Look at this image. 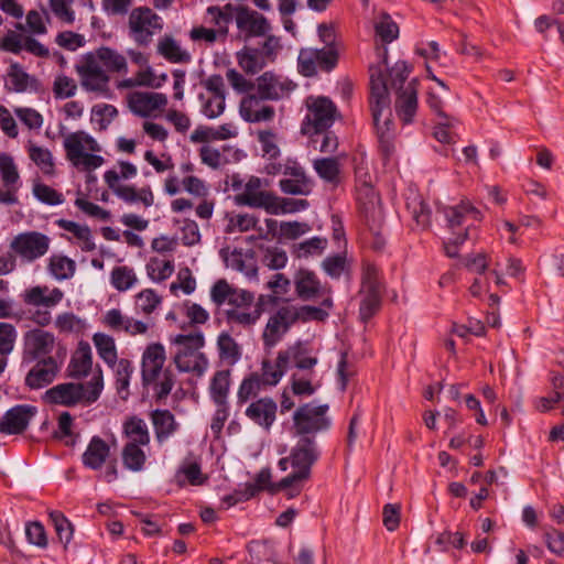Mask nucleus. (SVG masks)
<instances>
[{
    "mask_svg": "<svg viewBox=\"0 0 564 564\" xmlns=\"http://www.w3.org/2000/svg\"><path fill=\"white\" fill-rule=\"evenodd\" d=\"M212 302L220 307L228 304L225 311L226 321L230 325L242 328L253 327L263 314V296L256 302L253 292L234 288L227 280H217L210 289Z\"/></svg>",
    "mask_w": 564,
    "mask_h": 564,
    "instance_id": "1",
    "label": "nucleus"
},
{
    "mask_svg": "<svg viewBox=\"0 0 564 564\" xmlns=\"http://www.w3.org/2000/svg\"><path fill=\"white\" fill-rule=\"evenodd\" d=\"M378 55L381 58L380 63L371 65L369 69L371 67L382 68L387 90L389 91V86L397 89L394 105L397 116L404 124H409L413 121L417 110V80L413 79L404 86L410 73L406 63L400 61L393 67L388 68V50L386 46L378 48Z\"/></svg>",
    "mask_w": 564,
    "mask_h": 564,
    "instance_id": "2",
    "label": "nucleus"
},
{
    "mask_svg": "<svg viewBox=\"0 0 564 564\" xmlns=\"http://www.w3.org/2000/svg\"><path fill=\"white\" fill-rule=\"evenodd\" d=\"M369 75V107L372 121L377 130L380 148L384 155L389 156L393 152V144L391 142L393 122L391 120L390 97L387 90V82L383 78L381 67H371Z\"/></svg>",
    "mask_w": 564,
    "mask_h": 564,
    "instance_id": "3",
    "label": "nucleus"
},
{
    "mask_svg": "<svg viewBox=\"0 0 564 564\" xmlns=\"http://www.w3.org/2000/svg\"><path fill=\"white\" fill-rule=\"evenodd\" d=\"M166 361L165 348L160 343L149 344L141 358V377L144 386H153L158 400L171 393L175 378L171 369L163 368Z\"/></svg>",
    "mask_w": 564,
    "mask_h": 564,
    "instance_id": "4",
    "label": "nucleus"
},
{
    "mask_svg": "<svg viewBox=\"0 0 564 564\" xmlns=\"http://www.w3.org/2000/svg\"><path fill=\"white\" fill-rule=\"evenodd\" d=\"M63 148L66 160L78 171L93 172L105 163V159L99 155L101 145L84 130L65 134Z\"/></svg>",
    "mask_w": 564,
    "mask_h": 564,
    "instance_id": "5",
    "label": "nucleus"
},
{
    "mask_svg": "<svg viewBox=\"0 0 564 564\" xmlns=\"http://www.w3.org/2000/svg\"><path fill=\"white\" fill-rule=\"evenodd\" d=\"M102 389L104 375L101 368L97 366L87 383H59L47 390L45 395L51 403L73 406L82 402L93 403L97 401Z\"/></svg>",
    "mask_w": 564,
    "mask_h": 564,
    "instance_id": "6",
    "label": "nucleus"
},
{
    "mask_svg": "<svg viewBox=\"0 0 564 564\" xmlns=\"http://www.w3.org/2000/svg\"><path fill=\"white\" fill-rule=\"evenodd\" d=\"M306 115L301 124L304 135L321 134L328 130L339 116L336 105L324 96H308L304 101Z\"/></svg>",
    "mask_w": 564,
    "mask_h": 564,
    "instance_id": "7",
    "label": "nucleus"
},
{
    "mask_svg": "<svg viewBox=\"0 0 564 564\" xmlns=\"http://www.w3.org/2000/svg\"><path fill=\"white\" fill-rule=\"evenodd\" d=\"M319 451L311 436L300 438L290 453V465L293 471L280 480V486H297L307 480L312 466L317 462Z\"/></svg>",
    "mask_w": 564,
    "mask_h": 564,
    "instance_id": "8",
    "label": "nucleus"
},
{
    "mask_svg": "<svg viewBox=\"0 0 564 564\" xmlns=\"http://www.w3.org/2000/svg\"><path fill=\"white\" fill-rule=\"evenodd\" d=\"M163 28V18L150 7H135L129 13V35L140 46H148L153 37L162 32Z\"/></svg>",
    "mask_w": 564,
    "mask_h": 564,
    "instance_id": "9",
    "label": "nucleus"
},
{
    "mask_svg": "<svg viewBox=\"0 0 564 564\" xmlns=\"http://www.w3.org/2000/svg\"><path fill=\"white\" fill-rule=\"evenodd\" d=\"M328 405L306 403L293 413V434L300 438L311 436L315 440L318 432L329 429L330 419L327 416Z\"/></svg>",
    "mask_w": 564,
    "mask_h": 564,
    "instance_id": "10",
    "label": "nucleus"
},
{
    "mask_svg": "<svg viewBox=\"0 0 564 564\" xmlns=\"http://www.w3.org/2000/svg\"><path fill=\"white\" fill-rule=\"evenodd\" d=\"M52 239L36 230H28L15 235L9 243L13 256L24 263H33L50 251Z\"/></svg>",
    "mask_w": 564,
    "mask_h": 564,
    "instance_id": "11",
    "label": "nucleus"
},
{
    "mask_svg": "<svg viewBox=\"0 0 564 564\" xmlns=\"http://www.w3.org/2000/svg\"><path fill=\"white\" fill-rule=\"evenodd\" d=\"M53 333L43 328H33L23 335L22 361L34 362L45 358H54L52 354L58 347Z\"/></svg>",
    "mask_w": 564,
    "mask_h": 564,
    "instance_id": "12",
    "label": "nucleus"
},
{
    "mask_svg": "<svg viewBox=\"0 0 564 564\" xmlns=\"http://www.w3.org/2000/svg\"><path fill=\"white\" fill-rule=\"evenodd\" d=\"M80 86L89 93L106 96L109 93V76L101 65L96 62L93 53H87L75 66Z\"/></svg>",
    "mask_w": 564,
    "mask_h": 564,
    "instance_id": "13",
    "label": "nucleus"
},
{
    "mask_svg": "<svg viewBox=\"0 0 564 564\" xmlns=\"http://www.w3.org/2000/svg\"><path fill=\"white\" fill-rule=\"evenodd\" d=\"M129 110L140 118H158L167 106L165 94L155 91H131L126 96Z\"/></svg>",
    "mask_w": 564,
    "mask_h": 564,
    "instance_id": "14",
    "label": "nucleus"
},
{
    "mask_svg": "<svg viewBox=\"0 0 564 564\" xmlns=\"http://www.w3.org/2000/svg\"><path fill=\"white\" fill-rule=\"evenodd\" d=\"M296 88V84L288 77L267 70L254 79V88L268 101H279L288 98Z\"/></svg>",
    "mask_w": 564,
    "mask_h": 564,
    "instance_id": "15",
    "label": "nucleus"
},
{
    "mask_svg": "<svg viewBox=\"0 0 564 564\" xmlns=\"http://www.w3.org/2000/svg\"><path fill=\"white\" fill-rule=\"evenodd\" d=\"M442 212L446 219V226L453 234L467 229L468 236L470 228L482 220L481 212L467 199H463L455 206H446Z\"/></svg>",
    "mask_w": 564,
    "mask_h": 564,
    "instance_id": "16",
    "label": "nucleus"
},
{
    "mask_svg": "<svg viewBox=\"0 0 564 564\" xmlns=\"http://www.w3.org/2000/svg\"><path fill=\"white\" fill-rule=\"evenodd\" d=\"M235 21L245 41L264 36L271 31V24L263 14L243 6L236 7Z\"/></svg>",
    "mask_w": 564,
    "mask_h": 564,
    "instance_id": "17",
    "label": "nucleus"
},
{
    "mask_svg": "<svg viewBox=\"0 0 564 564\" xmlns=\"http://www.w3.org/2000/svg\"><path fill=\"white\" fill-rule=\"evenodd\" d=\"M294 324L289 305L280 306L267 321L261 334L263 347L272 349Z\"/></svg>",
    "mask_w": 564,
    "mask_h": 564,
    "instance_id": "18",
    "label": "nucleus"
},
{
    "mask_svg": "<svg viewBox=\"0 0 564 564\" xmlns=\"http://www.w3.org/2000/svg\"><path fill=\"white\" fill-rule=\"evenodd\" d=\"M284 178L279 181L280 189L288 195H308L313 182L295 160L288 159L283 170Z\"/></svg>",
    "mask_w": 564,
    "mask_h": 564,
    "instance_id": "19",
    "label": "nucleus"
},
{
    "mask_svg": "<svg viewBox=\"0 0 564 564\" xmlns=\"http://www.w3.org/2000/svg\"><path fill=\"white\" fill-rule=\"evenodd\" d=\"M267 101L256 90L246 94L239 102V115L249 123L269 122L275 117L273 106L264 104Z\"/></svg>",
    "mask_w": 564,
    "mask_h": 564,
    "instance_id": "20",
    "label": "nucleus"
},
{
    "mask_svg": "<svg viewBox=\"0 0 564 564\" xmlns=\"http://www.w3.org/2000/svg\"><path fill=\"white\" fill-rule=\"evenodd\" d=\"M295 291L300 299L312 300L316 296L326 297L323 300L322 305L330 308L333 300L330 297L332 289L328 285H323L316 274L308 270H300L295 276Z\"/></svg>",
    "mask_w": 564,
    "mask_h": 564,
    "instance_id": "21",
    "label": "nucleus"
},
{
    "mask_svg": "<svg viewBox=\"0 0 564 564\" xmlns=\"http://www.w3.org/2000/svg\"><path fill=\"white\" fill-rule=\"evenodd\" d=\"M36 413V406L31 404H18L9 409L0 419V433L4 435L22 434Z\"/></svg>",
    "mask_w": 564,
    "mask_h": 564,
    "instance_id": "22",
    "label": "nucleus"
},
{
    "mask_svg": "<svg viewBox=\"0 0 564 564\" xmlns=\"http://www.w3.org/2000/svg\"><path fill=\"white\" fill-rule=\"evenodd\" d=\"M357 202L367 221L372 223L371 228L382 221L380 198L369 182H360V185L357 187Z\"/></svg>",
    "mask_w": 564,
    "mask_h": 564,
    "instance_id": "23",
    "label": "nucleus"
},
{
    "mask_svg": "<svg viewBox=\"0 0 564 564\" xmlns=\"http://www.w3.org/2000/svg\"><path fill=\"white\" fill-rule=\"evenodd\" d=\"M317 362L318 359L312 355L310 347L301 341L280 350V364L288 368L292 364L299 370L314 373L313 369Z\"/></svg>",
    "mask_w": 564,
    "mask_h": 564,
    "instance_id": "24",
    "label": "nucleus"
},
{
    "mask_svg": "<svg viewBox=\"0 0 564 564\" xmlns=\"http://www.w3.org/2000/svg\"><path fill=\"white\" fill-rule=\"evenodd\" d=\"M262 182L257 176H251L245 184L243 191L235 196V203L239 206L262 208L267 212L272 192L261 191Z\"/></svg>",
    "mask_w": 564,
    "mask_h": 564,
    "instance_id": "25",
    "label": "nucleus"
},
{
    "mask_svg": "<svg viewBox=\"0 0 564 564\" xmlns=\"http://www.w3.org/2000/svg\"><path fill=\"white\" fill-rule=\"evenodd\" d=\"M276 412V402L270 397H263L252 401L246 408L245 415L254 424L268 431L275 422Z\"/></svg>",
    "mask_w": 564,
    "mask_h": 564,
    "instance_id": "26",
    "label": "nucleus"
},
{
    "mask_svg": "<svg viewBox=\"0 0 564 564\" xmlns=\"http://www.w3.org/2000/svg\"><path fill=\"white\" fill-rule=\"evenodd\" d=\"M34 362V366L25 376V386L36 390L51 384L56 378L59 368L55 358H45Z\"/></svg>",
    "mask_w": 564,
    "mask_h": 564,
    "instance_id": "27",
    "label": "nucleus"
},
{
    "mask_svg": "<svg viewBox=\"0 0 564 564\" xmlns=\"http://www.w3.org/2000/svg\"><path fill=\"white\" fill-rule=\"evenodd\" d=\"M109 188L121 200L127 204L141 203L145 208L154 204V195L149 186L137 189L132 185L117 184V176L110 174Z\"/></svg>",
    "mask_w": 564,
    "mask_h": 564,
    "instance_id": "28",
    "label": "nucleus"
},
{
    "mask_svg": "<svg viewBox=\"0 0 564 564\" xmlns=\"http://www.w3.org/2000/svg\"><path fill=\"white\" fill-rule=\"evenodd\" d=\"M94 371L90 346L87 343H79L67 366V376L80 380Z\"/></svg>",
    "mask_w": 564,
    "mask_h": 564,
    "instance_id": "29",
    "label": "nucleus"
},
{
    "mask_svg": "<svg viewBox=\"0 0 564 564\" xmlns=\"http://www.w3.org/2000/svg\"><path fill=\"white\" fill-rule=\"evenodd\" d=\"M63 296L64 293L57 288L48 290L47 286L37 285L25 290L22 300L26 305L51 308L57 305Z\"/></svg>",
    "mask_w": 564,
    "mask_h": 564,
    "instance_id": "30",
    "label": "nucleus"
},
{
    "mask_svg": "<svg viewBox=\"0 0 564 564\" xmlns=\"http://www.w3.org/2000/svg\"><path fill=\"white\" fill-rule=\"evenodd\" d=\"M237 128L234 123H224L218 127L199 126L191 134L194 143H209L224 141L237 137Z\"/></svg>",
    "mask_w": 564,
    "mask_h": 564,
    "instance_id": "31",
    "label": "nucleus"
},
{
    "mask_svg": "<svg viewBox=\"0 0 564 564\" xmlns=\"http://www.w3.org/2000/svg\"><path fill=\"white\" fill-rule=\"evenodd\" d=\"M110 456V446L100 436H94L83 453L82 462L86 468L100 469Z\"/></svg>",
    "mask_w": 564,
    "mask_h": 564,
    "instance_id": "32",
    "label": "nucleus"
},
{
    "mask_svg": "<svg viewBox=\"0 0 564 564\" xmlns=\"http://www.w3.org/2000/svg\"><path fill=\"white\" fill-rule=\"evenodd\" d=\"M176 368L202 377L208 368V359L200 351L178 350L174 356Z\"/></svg>",
    "mask_w": 564,
    "mask_h": 564,
    "instance_id": "33",
    "label": "nucleus"
},
{
    "mask_svg": "<svg viewBox=\"0 0 564 564\" xmlns=\"http://www.w3.org/2000/svg\"><path fill=\"white\" fill-rule=\"evenodd\" d=\"M236 59L239 67L247 75H256L269 64V61L261 54L260 48L251 46H243L238 51Z\"/></svg>",
    "mask_w": 564,
    "mask_h": 564,
    "instance_id": "34",
    "label": "nucleus"
},
{
    "mask_svg": "<svg viewBox=\"0 0 564 564\" xmlns=\"http://www.w3.org/2000/svg\"><path fill=\"white\" fill-rule=\"evenodd\" d=\"M7 85L10 90L24 93L28 89H37L39 83L19 63L12 62L7 72Z\"/></svg>",
    "mask_w": 564,
    "mask_h": 564,
    "instance_id": "35",
    "label": "nucleus"
},
{
    "mask_svg": "<svg viewBox=\"0 0 564 564\" xmlns=\"http://www.w3.org/2000/svg\"><path fill=\"white\" fill-rule=\"evenodd\" d=\"M156 441L162 444L178 429V423L169 410H154L151 412Z\"/></svg>",
    "mask_w": 564,
    "mask_h": 564,
    "instance_id": "36",
    "label": "nucleus"
},
{
    "mask_svg": "<svg viewBox=\"0 0 564 564\" xmlns=\"http://www.w3.org/2000/svg\"><path fill=\"white\" fill-rule=\"evenodd\" d=\"M230 384V370H219L214 373L209 384V395L214 404L228 403Z\"/></svg>",
    "mask_w": 564,
    "mask_h": 564,
    "instance_id": "37",
    "label": "nucleus"
},
{
    "mask_svg": "<svg viewBox=\"0 0 564 564\" xmlns=\"http://www.w3.org/2000/svg\"><path fill=\"white\" fill-rule=\"evenodd\" d=\"M47 271L57 281L69 280L76 271V262L64 254H52L47 260Z\"/></svg>",
    "mask_w": 564,
    "mask_h": 564,
    "instance_id": "38",
    "label": "nucleus"
},
{
    "mask_svg": "<svg viewBox=\"0 0 564 564\" xmlns=\"http://www.w3.org/2000/svg\"><path fill=\"white\" fill-rule=\"evenodd\" d=\"M56 225L61 229L73 234L74 237L78 240L83 251H93L96 249V243L94 242L91 231L88 226L80 225L67 219H58L56 220Z\"/></svg>",
    "mask_w": 564,
    "mask_h": 564,
    "instance_id": "39",
    "label": "nucleus"
},
{
    "mask_svg": "<svg viewBox=\"0 0 564 564\" xmlns=\"http://www.w3.org/2000/svg\"><path fill=\"white\" fill-rule=\"evenodd\" d=\"M123 433L128 438L127 443L139 445L150 444V433L145 421L138 416H131L123 423Z\"/></svg>",
    "mask_w": 564,
    "mask_h": 564,
    "instance_id": "40",
    "label": "nucleus"
},
{
    "mask_svg": "<svg viewBox=\"0 0 564 564\" xmlns=\"http://www.w3.org/2000/svg\"><path fill=\"white\" fill-rule=\"evenodd\" d=\"M257 141L260 144L262 158L276 160L281 155L280 135L273 129H260L256 132Z\"/></svg>",
    "mask_w": 564,
    "mask_h": 564,
    "instance_id": "41",
    "label": "nucleus"
},
{
    "mask_svg": "<svg viewBox=\"0 0 564 564\" xmlns=\"http://www.w3.org/2000/svg\"><path fill=\"white\" fill-rule=\"evenodd\" d=\"M28 154L31 161L45 174L54 175L55 163L52 152L43 147L36 145L32 141H29L26 145Z\"/></svg>",
    "mask_w": 564,
    "mask_h": 564,
    "instance_id": "42",
    "label": "nucleus"
},
{
    "mask_svg": "<svg viewBox=\"0 0 564 564\" xmlns=\"http://www.w3.org/2000/svg\"><path fill=\"white\" fill-rule=\"evenodd\" d=\"M306 199L279 197L274 193L268 206L267 213L271 215L293 214L308 208Z\"/></svg>",
    "mask_w": 564,
    "mask_h": 564,
    "instance_id": "43",
    "label": "nucleus"
},
{
    "mask_svg": "<svg viewBox=\"0 0 564 564\" xmlns=\"http://www.w3.org/2000/svg\"><path fill=\"white\" fill-rule=\"evenodd\" d=\"M17 337L18 332L12 324L0 322V373L8 365V356L13 351Z\"/></svg>",
    "mask_w": 564,
    "mask_h": 564,
    "instance_id": "44",
    "label": "nucleus"
},
{
    "mask_svg": "<svg viewBox=\"0 0 564 564\" xmlns=\"http://www.w3.org/2000/svg\"><path fill=\"white\" fill-rule=\"evenodd\" d=\"M99 358L106 364H115L118 359V350L116 340L111 335L106 333H96L91 338Z\"/></svg>",
    "mask_w": 564,
    "mask_h": 564,
    "instance_id": "45",
    "label": "nucleus"
},
{
    "mask_svg": "<svg viewBox=\"0 0 564 564\" xmlns=\"http://www.w3.org/2000/svg\"><path fill=\"white\" fill-rule=\"evenodd\" d=\"M118 117V110L109 104H97L90 111V123L96 131H106Z\"/></svg>",
    "mask_w": 564,
    "mask_h": 564,
    "instance_id": "46",
    "label": "nucleus"
},
{
    "mask_svg": "<svg viewBox=\"0 0 564 564\" xmlns=\"http://www.w3.org/2000/svg\"><path fill=\"white\" fill-rule=\"evenodd\" d=\"M158 53L171 63H188L191 55L182 50L172 36H164L158 43Z\"/></svg>",
    "mask_w": 564,
    "mask_h": 564,
    "instance_id": "47",
    "label": "nucleus"
},
{
    "mask_svg": "<svg viewBox=\"0 0 564 564\" xmlns=\"http://www.w3.org/2000/svg\"><path fill=\"white\" fill-rule=\"evenodd\" d=\"M137 283L138 276L131 267L117 265L110 272V284L118 292H126L134 288Z\"/></svg>",
    "mask_w": 564,
    "mask_h": 564,
    "instance_id": "48",
    "label": "nucleus"
},
{
    "mask_svg": "<svg viewBox=\"0 0 564 564\" xmlns=\"http://www.w3.org/2000/svg\"><path fill=\"white\" fill-rule=\"evenodd\" d=\"M93 56L101 67L105 66L108 70L119 73L127 69L124 56L110 47H100L93 53Z\"/></svg>",
    "mask_w": 564,
    "mask_h": 564,
    "instance_id": "49",
    "label": "nucleus"
},
{
    "mask_svg": "<svg viewBox=\"0 0 564 564\" xmlns=\"http://www.w3.org/2000/svg\"><path fill=\"white\" fill-rule=\"evenodd\" d=\"M217 348L221 360L232 366L241 358V348L238 343L228 334L221 333L217 338Z\"/></svg>",
    "mask_w": 564,
    "mask_h": 564,
    "instance_id": "50",
    "label": "nucleus"
},
{
    "mask_svg": "<svg viewBox=\"0 0 564 564\" xmlns=\"http://www.w3.org/2000/svg\"><path fill=\"white\" fill-rule=\"evenodd\" d=\"M236 7L226 4L224 8L210 6L206 10L208 22L218 28V32L226 36L228 33V24L231 22Z\"/></svg>",
    "mask_w": 564,
    "mask_h": 564,
    "instance_id": "51",
    "label": "nucleus"
},
{
    "mask_svg": "<svg viewBox=\"0 0 564 564\" xmlns=\"http://www.w3.org/2000/svg\"><path fill=\"white\" fill-rule=\"evenodd\" d=\"M142 446L134 443H126L122 448V463L127 469L141 471L144 468L147 455Z\"/></svg>",
    "mask_w": 564,
    "mask_h": 564,
    "instance_id": "52",
    "label": "nucleus"
},
{
    "mask_svg": "<svg viewBox=\"0 0 564 564\" xmlns=\"http://www.w3.org/2000/svg\"><path fill=\"white\" fill-rule=\"evenodd\" d=\"M373 28H375L376 36L382 43H391L399 35V26H398V24L386 12H381L375 19Z\"/></svg>",
    "mask_w": 564,
    "mask_h": 564,
    "instance_id": "53",
    "label": "nucleus"
},
{
    "mask_svg": "<svg viewBox=\"0 0 564 564\" xmlns=\"http://www.w3.org/2000/svg\"><path fill=\"white\" fill-rule=\"evenodd\" d=\"M264 384L260 380L259 372H252L245 377L237 391V404L243 405L256 398Z\"/></svg>",
    "mask_w": 564,
    "mask_h": 564,
    "instance_id": "54",
    "label": "nucleus"
},
{
    "mask_svg": "<svg viewBox=\"0 0 564 564\" xmlns=\"http://www.w3.org/2000/svg\"><path fill=\"white\" fill-rule=\"evenodd\" d=\"M286 370H288V367L282 366L280 364V351H279L274 362H272L269 359L262 360L261 373H259L260 380L264 384V387L276 386L279 383V381L281 380V378L286 372Z\"/></svg>",
    "mask_w": 564,
    "mask_h": 564,
    "instance_id": "55",
    "label": "nucleus"
},
{
    "mask_svg": "<svg viewBox=\"0 0 564 564\" xmlns=\"http://www.w3.org/2000/svg\"><path fill=\"white\" fill-rule=\"evenodd\" d=\"M327 247V239L313 237L293 246L292 253L295 258H310L321 256Z\"/></svg>",
    "mask_w": 564,
    "mask_h": 564,
    "instance_id": "56",
    "label": "nucleus"
},
{
    "mask_svg": "<svg viewBox=\"0 0 564 564\" xmlns=\"http://www.w3.org/2000/svg\"><path fill=\"white\" fill-rule=\"evenodd\" d=\"M115 373L116 388L119 393L127 391L133 372V366L129 359H116L115 364L107 365Z\"/></svg>",
    "mask_w": 564,
    "mask_h": 564,
    "instance_id": "57",
    "label": "nucleus"
},
{
    "mask_svg": "<svg viewBox=\"0 0 564 564\" xmlns=\"http://www.w3.org/2000/svg\"><path fill=\"white\" fill-rule=\"evenodd\" d=\"M149 278L156 283L167 280L174 272V262L172 260H163L151 258L145 265Z\"/></svg>",
    "mask_w": 564,
    "mask_h": 564,
    "instance_id": "58",
    "label": "nucleus"
},
{
    "mask_svg": "<svg viewBox=\"0 0 564 564\" xmlns=\"http://www.w3.org/2000/svg\"><path fill=\"white\" fill-rule=\"evenodd\" d=\"M0 176L2 185H20L21 177L13 158L0 152Z\"/></svg>",
    "mask_w": 564,
    "mask_h": 564,
    "instance_id": "59",
    "label": "nucleus"
},
{
    "mask_svg": "<svg viewBox=\"0 0 564 564\" xmlns=\"http://www.w3.org/2000/svg\"><path fill=\"white\" fill-rule=\"evenodd\" d=\"M200 112L208 119L220 117L226 109V99L213 95L199 94Z\"/></svg>",
    "mask_w": 564,
    "mask_h": 564,
    "instance_id": "60",
    "label": "nucleus"
},
{
    "mask_svg": "<svg viewBox=\"0 0 564 564\" xmlns=\"http://www.w3.org/2000/svg\"><path fill=\"white\" fill-rule=\"evenodd\" d=\"M289 308L293 317L294 324L296 322L306 323L310 321H324L328 316V313L325 310L311 305H289Z\"/></svg>",
    "mask_w": 564,
    "mask_h": 564,
    "instance_id": "61",
    "label": "nucleus"
},
{
    "mask_svg": "<svg viewBox=\"0 0 564 564\" xmlns=\"http://www.w3.org/2000/svg\"><path fill=\"white\" fill-rule=\"evenodd\" d=\"M50 520L61 543L66 547L73 539V525L61 511H51Z\"/></svg>",
    "mask_w": 564,
    "mask_h": 564,
    "instance_id": "62",
    "label": "nucleus"
},
{
    "mask_svg": "<svg viewBox=\"0 0 564 564\" xmlns=\"http://www.w3.org/2000/svg\"><path fill=\"white\" fill-rule=\"evenodd\" d=\"M162 303V297L153 289H144L135 295V308L145 314H152Z\"/></svg>",
    "mask_w": 564,
    "mask_h": 564,
    "instance_id": "63",
    "label": "nucleus"
},
{
    "mask_svg": "<svg viewBox=\"0 0 564 564\" xmlns=\"http://www.w3.org/2000/svg\"><path fill=\"white\" fill-rule=\"evenodd\" d=\"M458 120L453 117L442 116L434 128V137L442 143H454L456 133L453 131Z\"/></svg>",
    "mask_w": 564,
    "mask_h": 564,
    "instance_id": "64",
    "label": "nucleus"
}]
</instances>
